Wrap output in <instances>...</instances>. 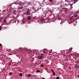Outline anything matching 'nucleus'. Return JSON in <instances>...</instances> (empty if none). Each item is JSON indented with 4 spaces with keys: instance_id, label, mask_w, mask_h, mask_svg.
I'll return each instance as SVG.
<instances>
[{
    "instance_id": "1",
    "label": "nucleus",
    "mask_w": 79,
    "mask_h": 79,
    "mask_svg": "<svg viewBox=\"0 0 79 79\" xmlns=\"http://www.w3.org/2000/svg\"><path fill=\"white\" fill-rule=\"evenodd\" d=\"M70 5L71 6L70 7V10H71V9H72L73 7H72V5H73V3H76V2H77V1H78V0H70Z\"/></svg>"
},
{
    "instance_id": "2",
    "label": "nucleus",
    "mask_w": 79,
    "mask_h": 79,
    "mask_svg": "<svg viewBox=\"0 0 79 79\" xmlns=\"http://www.w3.org/2000/svg\"><path fill=\"white\" fill-rule=\"evenodd\" d=\"M32 8H28L25 13V15H31V11H32Z\"/></svg>"
},
{
    "instance_id": "3",
    "label": "nucleus",
    "mask_w": 79,
    "mask_h": 79,
    "mask_svg": "<svg viewBox=\"0 0 79 79\" xmlns=\"http://www.w3.org/2000/svg\"><path fill=\"white\" fill-rule=\"evenodd\" d=\"M69 19L70 20V24H71V23H74V21L76 20L77 19H75L73 17H71Z\"/></svg>"
},
{
    "instance_id": "4",
    "label": "nucleus",
    "mask_w": 79,
    "mask_h": 79,
    "mask_svg": "<svg viewBox=\"0 0 79 79\" xmlns=\"http://www.w3.org/2000/svg\"><path fill=\"white\" fill-rule=\"evenodd\" d=\"M44 54L42 53L40 56H38L37 58L40 60H42L44 58Z\"/></svg>"
},
{
    "instance_id": "5",
    "label": "nucleus",
    "mask_w": 79,
    "mask_h": 79,
    "mask_svg": "<svg viewBox=\"0 0 79 79\" xmlns=\"http://www.w3.org/2000/svg\"><path fill=\"white\" fill-rule=\"evenodd\" d=\"M15 4H16V5H17V4H19V5H20L21 3V2H19V1L18 0H17L14 3Z\"/></svg>"
},
{
    "instance_id": "6",
    "label": "nucleus",
    "mask_w": 79,
    "mask_h": 79,
    "mask_svg": "<svg viewBox=\"0 0 79 79\" xmlns=\"http://www.w3.org/2000/svg\"><path fill=\"white\" fill-rule=\"evenodd\" d=\"M45 19H44V18H42V19H40V22L41 23H42V22H44V21H45Z\"/></svg>"
},
{
    "instance_id": "7",
    "label": "nucleus",
    "mask_w": 79,
    "mask_h": 79,
    "mask_svg": "<svg viewBox=\"0 0 79 79\" xmlns=\"http://www.w3.org/2000/svg\"><path fill=\"white\" fill-rule=\"evenodd\" d=\"M51 71H52V73H53L54 76H55V72H54V71H53V70L52 69H51Z\"/></svg>"
},
{
    "instance_id": "8",
    "label": "nucleus",
    "mask_w": 79,
    "mask_h": 79,
    "mask_svg": "<svg viewBox=\"0 0 79 79\" xmlns=\"http://www.w3.org/2000/svg\"><path fill=\"white\" fill-rule=\"evenodd\" d=\"M75 58H77V57H79V54H76L75 56Z\"/></svg>"
},
{
    "instance_id": "9",
    "label": "nucleus",
    "mask_w": 79,
    "mask_h": 79,
    "mask_svg": "<svg viewBox=\"0 0 79 79\" xmlns=\"http://www.w3.org/2000/svg\"><path fill=\"white\" fill-rule=\"evenodd\" d=\"M75 68H79V66L78 65L76 64L74 66Z\"/></svg>"
},
{
    "instance_id": "10",
    "label": "nucleus",
    "mask_w": 79,
    "mask_h": 79,
    "mask_svg": "<svg viewBox=\"0 0 79 79\" xmlns=\"http://www.w3.org/2000/svg\"><path fill=\"white\" fill-rule=\"evenodd\" d=\"M73 49L72 48H70L69 49V51L70 52V53H72L73 52V51H72V49Z\"/></svg>"
},
{
    "instance_id": "11",
    "label": "nucleus",
    "mask_w": 79,
    "mask_h": 79,
    "mask_svg": "<svg viewBox=\"0 0 79 79\" xmlns=\"http://www.w3.org/2000/svg\"><path fill=\"white\" fill-rule=\"evenodd\" d=\"M27 19L28 20H31V18L30 17H28L27 18Z\"/></svg>"
},
{
    "instance_id": "12",
    "label": "nucleus",
    "mask_w": 79,
    "mask_h": 79,
    "mask_svg": "<svg viewBox=\"0 0 79 79\" xmlns=\"http://www.w3.org/2000/svg\"><path fill=\"white\" fill-rule=\"evenodd\" d=\"M79 13V11L77 10L75 12V14H78Z\"/></svg>"
},
{
    "instance_id": "13",
    "label": "nucleus",
    "mask_w": 79,
    "mask_h": 79,
    "mask_svg": "<svg viewBox=\"0 0 79 79\" xmlns=\"http://www.w3.org/2000/svg\"><path fill=\"white\" fill-rule=\"evenodd\" d=\"M74 16L75 18H77V15L75 14L74 15Z\"/></svg>"
},
{
    "instance_id": "14",
    "label": "nucleus",
    "mask_w": 79,
    "mask_h": 79,
    "mask_svg": "<svg viewBox=\"0 0 79 79\" xmlns=\"http://www.w3.org/2000/svg\"><path fill=\"white\" fill-rule=\"evenodd\" d=\"M22 75L23 74H22V73H20L19 74V75L20 76H22Z\"/></svg>"
},
{
    "instance_id": "15",
    "label": "nucleus",
    "mask_w": 79,
    "mask_h": 79,
    "mask_svg": "<svg viewBox=\"0 0 79 79\" xmlns=\"http://www.w3.org/2000/svg\"><path fill=\"white\" fill-rule=\"evenodd\" d=\"M36 12V11L34 10L33 11L31 12V13H35Z\"/></svg>"
},
{
    "instance_id": "16",
    "label": "nucleus",
    "mask_w": 79,
    "mask_h": 79,
    "mask_svg": "<svg viewBox=\"0 0 79 79\" xmlns=\"http://www.w3.org/2000/svg\"><path fill=\"white\" fill-rule=\"evenodd\" d=\"M4 22H6V19H3Z\"/></svg>"
},
{
    "instance_id": "17",
    "label": "nucleus",
    "mask_w": 79,
    "mask_h": 79,
    "mask_svg": "<svg viewBox=\"0 0 79 79\" xmlns=\"http://www.w3.org/2000/svg\"><path fill=\"white\" fill-rule=\"evenodd\" d=\"M40 66L42 67H44V65H43V64H41L40 65Z\"/></svg>"
},
{
    "instance_id": "18",
    "label": "nucleus",
    "mask_w": 79,
    "mask_h": 79,
    "mask_svg": "<svg viewBox=\"0 0 79 79\" xmlns=\"http://www.w3.org/2000/svg\"><path fill=\"white\" fill-rule=\"evenodd\" d=\"M9 74H10V76H11V75H12V72H10L9 73Z\"/></svg>"
},
{
    "instance_id": "19",
    "label": "nucleus",
    "mask_w": 79,
    "mask_h": 79,
    "mask_svg": "<svg viewBox=\"0 0 79 79\" xmlns=\"http://www.w3.org/2000/svg\"><path fill=\"white\" fill-rule=\"evenodd\" d=\"M27 76L28 77H30V76H31V74H29Z\"/></svg>"
},
{
    "instance_id": "20",
    "label": "nucleus",
    "mask_w": 79,
    "mask_h": 79,
    "mask_svg": "<svg viewBox=\"0 0 79 79\" xmlns=\"http://www.w3.org/2000/svg\"><path fill=\"white\" fill-rule=\"evenodd\" d=\"M10 9H11V10H15V8H11Z\"/></svg>"
},
{
    "instance_id": "21",
    "label": "nucleus",
    "mask_w": 79,
    "mask_h": 79,
    "mask_svg": "<svg viewBox=\"0 0 79 79\" xmlns=\"http://www.w3.org/2000/svg\"><path fill=\"white\" fill-rule=\"evenodd\" d=\"M56 79H60V77H57L56 78Z\"/></svg>"
},
{
    "instance_id": "22",
    "label": "nucleus",
    "mask_w": 79,
    "mask_h": 79,
    "mask_svg": "<svg viewBox=\"0 0 79 79\" xmlns=\"http://www.w3.org/2000/svg\"><path fill=\"white\" fill-rule=\"evenodd\" d=\"M70 55H73L74 54H73V53H72L71 54H70Z\"/></svg>"
},
{
    "instance_id": "23",
    "label": "nucleus",
    "mask_w": 79,
    "mask_h": 79,
    "mask_svg": "<svg viewBox=\"0 0 79 79\" xmlns=\"http://www.w3.org/2000/svg\"><path fill=\"white\" fill-rule=\"evenodd\" d=\"M49 2H52V0H49Z\"/></svg>"
},
{
    "instance_id": "24",
    "label": "nucleus",
    "mask_w": 79,
    "mask_h": 79,
    "mask_svg": "<svg viewBox=\"0 0 79 79\" xmlns=\"http://www.w3.org/2000/svg\"><path fill=\"white\" fill-rule=\"evenodd\" d=\"M44 1H43L42 2V3H44Z\"/></svg>"
},
{
    "instance_id": "25",
    "label": "nucleus",
    "mask_w": 79,
    "mask_h": 79,
    "mask_svg": "<svg viewBox=\"0 0 79 79\" xmlns=\"http://www.w3.org/2000/svg\"><path fill=\"white\" fill-rule=\"evenodd\" d=\"M1 29H2V27H0V30H1Z\"/></svg>"
},
{
    "instance_id": "26",
    "label": "nucleus",
    "mask_w": 79,
    "mask_h": 79,
    "mask_svg": "<svg viewBox=\"0 0 79 79\" xmlns=\"http://www.w3.org/2000/svg\"><path fill=\"white\" fill-rule=\"evenodd\" d=\"M67 21L68 22V23L69 24V20Z\"/></svg>"
},
{
    "instance_id": "27",
    "label": "nucleus",
    "mask_w": 79,
    "mask_h": 79,
    "mask_svg": "<svg viewBox=\"0 0 79 79\" xmlns=\"http://www.w3.org/2000/svg\"><path fill=\"white\" fill-rule=\"evenodd\" d=\"M43 50H44V51H45V49H43Z\"/></svg>"
},
{
    "instance_id": "28",
    "label": "nucleus",
    "mask_w": 79,
    "mask_h": 79,
    "mask_svg": "<svg viewBox=\"0 0 79 79\" xmlns=\"http://www.w3.org/2000/svg\"><path fill=\"white\" fill-rule=\"evenodd\" d=\"M77 77H79V75H77Z\"/></svg>"
},
{
    "instance_id": "29",
    "label": "nucleus",
    "mask_w": 79,
    "mask_h": 79,
    "mask_svg": "<svg viewBox=\"0 0 79 79\" xmlns=\"http://www.w3.org/2000/svg\"><path fill=\"white\" fill-rule=\"evenodd\" d=\"M2 45V44H0V47Z\"/></svg>"
},
{
    "instance_id": "30",
    "label": "nucleus",
    "mask_w": 79,
    "mask_h": 79,
    "mask_svg": "<svg viewBox=\"0 0 79 79\" xmlns=\"http://www.w3.org/2000/svg\"><path fill=\"white\" fill-rule=\"evenodd\" d=\"M43 53H45V52H43Z\"/></svg>"
},
{
    "instance_id": "31",
    "label": "nucleus",
    "mask_w": 79,
    "mask_h": 79,
    "mask_svg": "<svg viewBox=\"0 0 79 79\" xmlns=\"http://www.w3.org/2000/svg\"><path fill=\"white\" fill-rule=\"evenodd\" d=\"M38 73H39V72H40L39 70H38Z\"/></svg>"
},
{
    "instance_id": "32",
    "label": "nucleus",
    "mask_w": 79,
    "mask_h": 79,
    "mask_svg": "<svg viewBox=\"0 0 79 79\" xmlns=\"http://www.w3.org/2000/svg\"><path fill=\"white\" fill-rule=\"evenodd\" d=\"M45 23H47V22H44Z\"/></svg>"
},
{
    "instance_id": "33",
    "label": "nucleus",
    "mask_w": 79,
    "mask_h": 79,
    "mask_svg": "<svg viewBox=\"0 0 79 79\" xmlns=\"http://www.w3.org/2000/svg\"><path fill=\"white\" fill-rule=\"evenodd\" d=\"M43 79H45V78H43Z\"/></svg>"
},
{
    "instance_id": "34",
    "label": "nucleus",
    "mask_w": 79,
    "mask_h": 79,
    "mask_svg": "<svg viewBox=\"0 0 79 79\" xmlns=\"http://www.w3.org/2000/svg\"><path fill=\"white\" fill-rule=\"evenodd\" d=\"M78 18H79V16H78Z\"/></svg>"
},
{
    "instance_id": "35",
    "label": "nucleus",
    "mask_w": 79,
    "mask_h": 79,
    "mask_svg": "<svg viewBox=\"0 0 79 79\" xmlns=\"http://www.w3.org/2000/svg\"><path fill=\"white\" fill-rule=\"evenodd\" d=\"M42 51H44V50H42Z\"/></svg>"
},
{
    "instance_id": "36",
    "label": "nucleus",
    "mask_w": 79,
    "mask_h": 79,
    "mask_svg": "<svg viewBox=\"0 0 79 79\" xmlns=\"http://www.w3.org/2000/svg\"><path fill=\"white\" fill-rule=\"evenodd\" d=\"M9 50H10V49H9Z\"/></svg>"
},
{
    "instance_id": "37",
    "label": "nucleus",
    "mask_w": 79,
    "mask_h": 79,
    "mask_svg": "<svg viewBox=\"0 0 79 79\" xmlns=\"http://www.w3.org/2000/svg\"><path fill=\"white\" fill-rule=\"evenodd\" d=\"M0 21H1V20H0Z\"/></svg>"
}]
</instances>
